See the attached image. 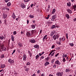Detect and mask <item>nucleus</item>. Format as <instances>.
<instances>
[{
	"label": "nucleus",
	"mask_w": 76,
	"mask_h": 76,
	"mask_svg": "<svg viewBox=\"0 0 76 76\" xmlns=\"http://www.w3.org/2000/svg\"><path fill=\"white\" fill-rule=\"evenodd\" d=\"M21 7L23 8V9H24V8H25V5H24V4L21 5Z\"/></svg>",
	"instance_id": "16"
},
{
	"label": "nucleus",
	"mask_w": 76,
	"mask_h": 76,
	"mask_svg": "<svg viewBox=\"0 0 76 76\" xmlns=\"http://www.w3.org/2000/svg\"><path fill=\"white\" fill-rule=\"evenodd\" d=\"M56 28V26L55 25H53L52 26V28L53 29V28Z\"/></svg>",
	"instance_id": "31"
},
{
	"label": "nucleus",
	"mask_w": 76,
	"mask_h": 76,
	"mask_svg": "<svg viewBox=\"0 0 76 76\" xmlns=\"http://www.w3.org/2000/svg\"><path fill=\"white\" fill-rule=\"evenodd\" d=\"M1 40L3 39L4 38V37H3V36H2V37H1Z\"/></svg>",
	"instance_id": "55"
},
{
	"label": "nucleus",
	"mask_w": 76,
	"mask_h": 76,
	"mask_svg": "<svg viewBox=\"0 0 76 76\" xmlns=\"http://www.w3.org/2000/svg\"><path fill=\"white\" fill-rule=\"evenodd\" d=\"M56 75L58 76H62L63 75V72H58L56 74Z\"/></svg>",
	"instance_id": "1"
},
{
	"label": "nucleus",
	"mask_w": 76,
	"mask_h": 76,
	"mask_svg": "<svg viewBox=\"0 0 76 76\" xmlns=\"http://www.w3.org/2000/svg\"><path fill=\"white\" fill-rule=\"evenodd\" d=\"M29 64H30V63H29V62H28L26 64V65L27 66H28V65H29Z\"/></svg>",
	"instance_id": "42"
},
{
	"label": "nucleus",
	"mask_w": 76,
	"mask_h": 76,
	"mask_svg": "<svg viewBox=\"0 0 76 76\" xmlns=\"http://www.w3.org/2000/svg\"><path fill=\"white\" fill-rule=\"evenodd\" d=\"M49 57H48L47 58H46V60H49Z\"/></svg>",
	"instance_id": "47"
},
{
	"label": "nucleus",
	"mask_w": 76,
	"mask_h": 76,
	"mask_svg": "<svg viewBox=\"0 0 76 76\" xmlns=\"http://www.w3.org/2000/svg\"><path fill=\"white\" fill-rule=\"evenodd\" d=\"M1 58H3V57H4V55L3 54H2L1 56Z\"/></svg>",
	"instance_id": "41"
},
{
	"label": "nucleus",
	"mask_w": 76,
	"mask_h": 76,
	"mask_svg": "<svg viewBox=\"0 0 76 76\" xmlns=\"http://www.w3.org/2000/svg\"><path fill=\"white\" fill-rule=\"evenodd\" d=\"M39 56H41V55H42V54L41 53H39Z\"/></svg>",
	"instance_id": "60"
},
{
	"label": "nucleus",
	"mask_w": 76,
	"mask_h": 76,
	"mask_svg": "<svg viewBox=\"0 0 76 76\" xmlns=\"http://www.w3.org/2000/svg\"><path fill=\"white\" fill-rule=\"evenodd\" d=\"M41 58H42V59H43V58H44V56H42L41 57Z\"/></svg>",
	"instance_id": "61"
},
{
	"label": "nucleus",
	"mask_w": 76,
	"mask_h": 76,
	"mask_svg": "<svg viewBox=\"0 0 76 76\" xmlns=\"http://www.w3.org/2000/svg\"><path fill=\"white\" fill-rule=\"evenodd\" d=\"M66 17L67 18V19H69V18H70V16H69V14L66 15Z\"/></svg>",
	"instance_id": "15"
},
{
	"label": "nucleus",
	"mask_w": 76,
	"mask_h": 76,
	"mask_svg": "<svg viewBox=\"0 0 76 76\" xmlns=\"http://www.w3.org/2000/svg\"><path fill=\"white\" fill-rule=\"evenodd\" d=\"M48 64H49V63H48V62H46L45 64V66H46L47 65H48Z\"/></svg>",
	"instance_id": "21"
},
{
	"label": "nucleus",
	"mask_w": 76,
	"mask_h": 76,
	"mask_svg": "<svg viewBox=\"0 0 76 76\" xmlns=\"http://www.w3.org/2000/svg\"><path fill=\"white\" fill-rule=\"evenodd\" d=\"M73 9H76V5H75L72 7Z\"/></svg>",
	"instance_id": "27"
},
{
	"label": "nucleus",
	"mask_w": 76,
	"mask_h": 76,
	"mask_svg": "<svg viewBox=\"0 0 76 76\" xmlns=\"http://www.w3.org/2000/svg\"><path fill=\"white\" fill-rule=\"evenodd\" d=\"M18 45L20 47H23V45H22V43H19L18 44Z\"/></svg>",
	"instance_id": "7"
},
{
	"label": "nucleus",
	"mask_w": 76,
	"mask_h": 76,
	"mask_svg": "<svg viewBox=\"0 0 76 76\" xmlns=\"http://www.w3.org/2000/svg\"><path fill=\"white\" fill-rule=\"evenodd\" d=\"M23 60L24 61H25V60H26V55H25V54L23 55Z\"/></svg>",
	"instance_id": "12"
},
{
	"label": "nucleus",
	"mask_w": 76,
	"mask_h": 76,
	"mask_svg": "<svg viewBox=\"0 0 76 76\" xmlns=\"http://www.w3.org/2000/svg\"><path fill=\"white\" fill-rule=\"evenodd\" d=\"M47 35H45L43 37L42 40H43V42L44 41H45V38H46V37H47Z\"/></svg>",
	"instance_id": "14"
},
{
	"label": "nucleus",
	"mask_w": 76,
	"mask_h": 76,
	"mask_svg": "<svg viewBox=\"0 0 76 76\" xmlns=\"http://www.w3.org/2000/svg\"><path fill=\"white\" fill-rule=\"evenodd\" d=\"M55 18H56V15H54L53 16L52 18L51 19L52 21H53L54 20V19H55Z\"/></svg>",
	"instance_id": "4"
},
{
	"label": "nucleus",
	"mask_w": 76,
	"mask_h": 76,
	"mask_svg": "<svg viewBox=\"0 0 76 76\" xmlns=\"http://www.w3.org/2000/svg\"><path fill=\"white\" fill-rule=\"evenodd\" d=\"M55 47V46L54 45H53L52 46V48L53 49V48H54Z\"/></svg>",
	"instance_id": "44"
},
{
	"label": "nucleus",
	"mask_w": 76,
	"mask_h": 76,
	"mask_svg": "<svg viewBox=\"0 0 76 76\" xmlns=\"http://www.w3.org/2000/svg\"><path fill=\"white\" fill-rule=\"evenodd\" d=\"M58 35L57 34L56 35H55L53 37V38L54 39V40H56V39H58Z\"/></svg>",
	"instance_id": "2"
},
{
	"label": "nucleus",
	"mask_w": 76,
	"mask_h": 76,
	"mask_svg": "<svg viewBox=\"0 0 76 76\" xmlns=\"http://www.w3.org/2000/svg\"><path fill=\"white\" fill-rule=\"evenodd\" d=\"M11 39L12 41H14V37L12 35H11Z\"/></svg>",
	"instance_id": "20"
},
{
	"label": "nucleus",
	"mask_w": 76,
	"mask_h": 76,
	"mask_svg": "<svg viewBox=\"0 0 76 76\" xmlns=\"http://www.w3.org/2000/svg\"><path fill=\"white\" fill-rule=\"evenodd\" d=\"M55 64H59L60 65L61 63H60V62L58 60H57L56 62H55Z\"/></svg>",
	"instance_id": "5"
},
{
	"label": "nucleus",
	"mask_w": 76,
	"mask_h": 76,
	"mask_svg": "<svg viewBox=\"0 0 76 76\" xmlns=\"http://www.w3.org/2000/svg\"><path fill=\"white\" fill-rule=\"evenodd\" d=\"M54 53H55V52H53L51 55V56H53L54 54Z\"/></svg>",
	"instance_id": "52"
},
{
	"label": "nucleus",
	"mask_w": 76,
	"mask_h": 76,
	"mask_svg": "<svg viewBox=\"0 0 76 76\" xmlns=\"http://www.w3.org/2000/svg\"><path fill=\"white\" fill-rule=\"evenodd\" d=\"M44 74L43 73L42 74L41 76H44Z\"/></svg>",
	"instance_id": "59"
},
{
	"label": "nucleus",
	"mask_w": 76,
	"mask_h": 76,
	"mask_svg": "<svg viewBox=\"0 0 76 76\" xmlns=\"http://www.w3.org/2000/svg\"><path fill=\"white\" fill-rule=\"evenodd\" d=\"M67 12L69 13H72V10H70V9H68L67 10Z\"/></svg>",
	"instance_id": "13"
},
{
	"label": "nucleus",
	"mask_w": 76,
	"mask_h": 76,
	"mask_svg": "<svg viewBox=\"0 0 76 76\" xmlns=\"http://www.w3.org/2000/svg\"><path fill=\"white\" fill-rule=\"evenodd\" d=\"M49 18H50V15H48L47 17L46 18V19H48Z\"/></svg>",
	"instance_id": "28"
},
{
	"label": "nucleus",
	"mask_w": 76,
	"mask_h": 76,
	"mask_svg": "<svg viewBox=\"0 0 76 76\" xmlns=\"http://www.w3.org/2000/svg\"><path fill=\"white\" fill-rule=\"evenodd\" d=\"M4 21L5 23V24H6V22H7V21H6V20H4Z\"/></svg>",
	"instance_id": "56"
},
{
	"label": "nucleus",
	"mask_w": 76,
	"mask_h": 76,
	"mask_svg": "<svg viewBox=\"0 0 76 76\" xmlns=\"http://www.w3.org/2000/svg\"><path fill=\"white\" fill-rule=\"evenodd\" d=\"M66 72H69V69H66Z\"/></svg>",
	"instance_id": "39"
},
{
	"label": "nucleus",
	"mask_w": 76,
	"mask_h": 76,
	"mask_svg": "<svg viewBox=\"0 0 76 76\" xmlns=\"http://www.w3.org/2000/svg\"><path fill=\"white\" fill-rule=\"evenodd\" d=\"M54 60H55V59H53L51 61V63H53L54 62Z\"/></svg>",
	"instance_id": "34"
},
{
	"label": "nucleus",
	"mask_w": 76,
	"mask_h": 76,
	"mask_svg": "<svg viewBox=\"0 0 76 76\" xmlns=\"http://www.w3.org/2000/svg\"><path fill=\"white\" fill-rule=\"evenodd\" d=\"M49 76H53V75L50 74Z\"/></svg>",
	"instance_id": "64"
},
{
	"label": "nucleus",
	"mask_w": 76,
	"mask_h": 76,
	"mask_svg": "<svg viewBox=\"0 0 76 76\" xmlns=\"http://www.w3.org/2000/svg\"><path fill=\"white\" fill-rule=\"evenodd\" d=\"M76 18H75L74 19V22H75V21H76Z\"/></svg>",
	"instance_id": "62"
},
{
	"label": "nucleus",
	"mask_w": 76,
	"mask_h": 76,
	"mask_svg": "<svg viewBox=\"0 0 76 76\" xmlns=\"http://www.w3.org/2000/svg\"><path fill=\"white\" fill-rule=\"evenodd\" d=\"M39 57V55H37V56H36V59H38Z\"/></svg>",
	"instance_id": "24"
},
{
	"label": "nucleus",
	"mask_w": 76,
	"mask_h": 76,
	"mask_svg": "<svg viewBox=\"0 0 76 76\" xmlns=\"http://www.w3.org/2000/svg\"><path fill=\"white\" fill-rule=\"evenodd\" d=\"M41 72V71L39 70H38L37 71V73H39Z\"/></svg>",
	"instance_id": "46"
},
{
	"label": "nucleus",
	"mask_w": 76,
	"mask_h": 76,
	"mask_svg": "<svg viewBox=\"0 0 76 76\" xmlns=\"http://www.w3.org/2000/svg\"><path fill=\"white\" fill-rule=\"evenodd\" d=\"M51 34H55V31H53L52 32H51Z\"/></svg>",
	"instance_id": "45"
},
{
	"label": "nucleus",
	"mask_w": 76,
	"mask_h": 76,
	"mask_svg": "<svg viewBox=\"0 0 76 76\" xmlns=\"http://www.w3.org/2000/svg\"><path fill=\"white\" fill-rule=\"evenodd\" d=\"M30 0H24V2H28Z\"/></svg>",
	"instance_id": "38"
},
{
	"label": "nucleus",
	"mask_w": 76,
	"mask_h": 76,
	"mask_svg": "<svg viewBox=\"0 0 76 76\" xmlns=\"http://www.w3.org/2000/svg\"><path fill=\"white\" fill-rule=\"evenodd\" d=\"M7 15L3 14V18H4V19L6 18H7Z\"/></svg>",
	"instance_id": "10"
},
{
	"label": "nucleus",
	"mask_w": 76,
	"mask_h": 76,
	"mask_svg": "<svg viewBox=\"0 0 76 76\" xmlns=\"http://www.w3.org/2000/svg\"><path fill=\"white\" fill-rule=\"evenodd\" d=\"M7 6H8V7L10 6V5L11 4V3L10 2H8L7 3Z\"/></svg>",
	"instance_id": "22"
},
{
	"label": "nucleus",
	"mask_w": 76,
	"mask_h": 76,
	"mask_svg": "<svg viewBox=\"0 0 76 76\" xmlns=\"http://www.w3.org/2000/svg\"><path fill=\"white\" fill-rule=\"evenodd\" d=\"M53 34H52V33H51V34H50V35L51 36V37H53Z\"/></svg>",
	"instance_id": "58"
},
{
	"label": "nucleus",
	"mask_w": 76,
	"mask_h": 76,
	"mask_svg": "<svg viewBox=\"0 0 76 76\" xmlns=\"http://www.w3.org/2000/svg\"><path fill=\"white\" fill-rule=\"evenodd\" d=\"M33 6H34V4H32L31 5V7H32Z\"/></svg>",
	"instance_id": "51"
},
{
	"label": "nucleus",
	"mask_w": 76,
	"mask_h": 76,
	"mask_svg": "<svg viewBox=\"0 0 76 76\" xmlns=\"http://www.w3.org/2000/svg\"><path fill=\"white\" fill-rule=\"evenodd\" d=\"M1 49L2 50V51H4V45H2L1 46Z\"/></svg>",
	"instance_id": "6"
},
{
	"label": "nucleus",
	"mask_w": 76,
	"mask_h": 76,
	"mask_svg": "<svg viewBox=\"0 0 76 76\" xmlns=\"http://www.w3.org/2000/svg\"><path fill=\"white\" fill-rule=\"evenodd\" d=\"M12 18H13V19H15V18H16V16L15 15V14H14V12H13Z\"/></svg>",
	"instance_id": "17"
},
{
	"label": "nucleus",
	"mask_w": 76,
	"mask_h": 76,
	"mask_svg": "<svg viewBox=\"0 0 76 76\" xmlns=\"http://www.w3.org/2000/svg\"><path fill=\"white\" fill-rule=\"evenodd\" d=\"M53 52H54V50H52V51L49 54V56H50V55H51V54H52V53H53Z\"/></svg>",
	"instance_id": "30"
},
{
	"label": "nucleus",
	"mask_w": 76,
	"mask_h": 76,
	"mask_svg": "<svg viewBox=\"0 0 76 76\" xmlns=\"http://www.w3.org/2000/svg\"><path fill=\"white\" fill-rule=\"evenodd\" d=\"M8 62L10 63V64H12V63H14V61L13 60H12V59L10 58L8 60Z\"/></svg>",
	"instance_id": "3"
},
{
	"label": "nucleus",
	"mask_w": 76,
	"mask_h": 76,
	"mask_svg": "<svg viewBox=\"0 0 76 76\" xmlns=\"http://www.w3.org/2000/svg\"><path fill=\"white\" fill-rule=\"evenodd\" d=\"M31 27L32 29H34L35 28V26L34 25H32L31 26Z\"/></svg>",
	"instance_id": "23"
},
{
	"label": "nucleus",
	"mask_w": 76,
	"mask_h": 76,
	"mask_svg": "<svg viewBox=\"0 0 76 76\" xmlns=\"http://www.w3.org/2000/svg\"><path fill=\"white\" fill-rule=\"evenodd\" d=\"M67 6H70L71 5V3H70V2H69V3H67Z\"/></svg>",
	"instance_id": "25"
},
{
	"label": "nucleus",
	"mask_w": 76,
	"mask_h": 76,
	"mask_svg": "<svg viewBox=\"0 0 76 76\" xmlns=\"http://www.w3.org/2000/svg\"><path fill=\"white\" fill-rule=\"evenodd\" d=\"M5 67V65L4 64H2L1 65V68H3Z\"/></svg>",
	"instance_id": "26"
},
{
	"label": "nucleus",
	"mask_w": 76,
	"mask_h": 76,
	"mask_svg": "<svg viewBox=\"0 0 76 76\" xmlns=\"http://www.w3.org/2000/svg\"><path fill=\"white\" fill-rule=\"evenodd\" d=\"M29 54L30 55V57H32V53H30Z\"/></svg>",
	"instance_id": "43"
},
{
	"label": "nucleus",
	"mask_w": 76,
	"mask_h": 76,
	"mask_svg": "<svg viewBox=\"0 0 76 76\" xmlns=\"http://www.w3.org/2000/svg\"><path fill=\"white\" fill-rule=\"evenodd\" d=\"M27 24H28V23H29V20H27Z\"/></svg>",
	"instance_id": "54"
},
{
	"label": "nucleus",
	"mask_w": 76,
	"mask_h": 76,
	"mask_svg": "<svg viewBox=\"0 0 76 76\" xmlns=\"http://www.w3.org/2000/svg\"><path fill=\"white\" fill-rule=\"evenodd\" d=\"M69 45H70V46H72V47H73V44L72 43H70L69 44Z\"/></svg>",
	"instance_id": "33"
},
{
	"label": "nucleus",
	"mask_w": 76,
	"mask_h": 76,
	"mask_svg": "<svg viewBox=\"0 0 76 76\" xmlns=\"http://www.w3.org/2000/svg\"><path fill=\"white\" fill-rule=\"evenodd\" d=\"M64 39H65V37H63L62 39V41H64Z\"/></svg>",
	"instance_id": "32"
},
{
	"label": "nucleus",
	"mask_w": 76,
	"mask_h": 76,
	"mask_svg": "<svg viewBox=\"0 0 76 76\" xmlns=\"http://www.w3.org/2000/svg\"><path fill=\"white\" fill-rule=\"evenodd\" d=\"M66 38L67 39H68V34L66 33Z\"/></svg>",
	"instance_id": "36"
},
{
	"label": "nucleus",
	"mask_w": 76,
	"mask_h": 76,
	"mask_svg": "<svg viewBox=\"0 0 76 76\" xmlns=\"http://www.w3.org/2000/svg\"><path fill=\"white\" fill-rule=\"evenodd\" d=\"M34 32H35V31L34 30H32L31 31V35H32H32L34 33Z\"/></svg>",
	"instance_id": "19"
},
{
	"label": "nucleus",
	"mask_w": 76,
	"mask_h": 76,
	"mask_svg": "<svg viewBox=\"0 0 76 76\" xmlns=\"http://www.w3.org/2000/svg\"><path fill=\"white\" fill-rule=\"evenodd\" d=\"M58 54H59L58 53L56 54V55H55V57H57V56H58Z\"/></svg>",
	"instance_id": "50"
},
{
	"label": "nucleus",
	"mask_w": 76,
	"mask_h": 76,
	"mask_svg": "<svg viewBox=\"0 0 76 76\" xmlns=\"http://www.w3.org/2000/svg\"><path fill=\"white\" fill-rule=\"evenodd\" d=\"M6 48H5L4 49V51H6Z\"/></svg>",
	"instance_id": "57"
},
{
	"label": "nucleus",
	"mask_w": 76,
	"mask_h": 76,
	"mask_svg": "<svg viewBox=\"0 0 76 76\" xmlns=\"http://www.w3.org/2000/svg\"><path fill=\"white\" fill-rule=\"evenodd\" d=\"M34 48H37L38 49V48H39V45H34Z\"/></svg>",
	"instance_id": "8"
},
{
	"label": "nucleus",
	"mask_w": 76,
	"mask_h": 76,
	"mask_svg": "<svg viewBox=\"0 0 76 76\" xmlns=\"http://www.w3.org/2000/svg\"><path fill=\"white\" fill-rule=\"evenodd\" d=\"M25 71H26L27 72H28V70H29V68H26V69H25Z\"/></svg>",
	"instance_id": "40"
},
{
	"label": "nucleus",
	"mask_w": 76,
	"mask_h": 76,
	"mask_svg": "<svg viewBox=\"0 0 76 76\" xmlns=\"http://www.w3.org/2000/svg\"><path fill=\"white\" fill-rule=\"evenodd\" d=\"M29 17H30V18H33L34 17V16H33V15H30Z\"/></svg>",
	"instance_id": "29"
},
{
	"label": "nucleus",
	"mask_w": 76,
	"mask_h": 76,
	"mask_svg": "<svg viewBox=\"0 0 76 76\" xmlns=\"http://www.w3.org/2000/svg\"><path fill=\"white\" fill-rule=\"evenodd\" d=\"M30 42H31V43H35V40L33 39L30 40Z\"/></svg>",
	"instance_id": "9"
},
{
	"label": "nucleus",
	"mask_w": 76,
	"mask_h": 76,
	"mask_svg": "<svg viewBox=\"0 0 76 76\" xmlns=\"http://www.w3.org/2000/svg\"><path fill=\"white\" fill-rule=\"evenodd\" d=\"M17 32L16 31H15L13 32V34L14 35H16V34Z\"/></svg>",
	"instance_id": "37"
},
{
	"label": "nucleus",
	"mask_w": 76,
	"mask_h": 76,
	"mask_svg": "<svg viewBox=\"0 0 76 76\" xmlns=\"http://www.w3.org/2000/svg\"><path fill=\"white\" fill-rule=\"evenodd\" d=\"M55 12H56V9H54L53 10V12H52V14H54Z\"/></svg>",
	"instance_id": "18"
},
{
	"label": "nucleus",
	"mask_w": 76,
	"mask_h": 76,
	"mask_svg": "<svg viewBox=\"0 0 76 76\" xmlns=\"http://www.w3.org/2000/svg\"><path fill=\"white\" fill-rule=\"evenodd\" d=\"M26 35H28V37H30V36H31L32 37V34H30V33L29 32H27Z\"/></svg>",
	"instance_id": "11"
},
{
	"label": "nucleus",
	"mask_w": 76,
	"mask_h": 76,
	"mask_svg": "<svg viewBox=\"0 0 76 76\" xmlns=\"http://www.w3.org/2000/svg\"><path fill=\"white\" fill-rule=\"evenodd\" d=\"M10 1V0H5V2L6 3H7L8 1Z\"/></svg>",
	"instance_id": "48"
},
{
	"label": "nucleus",
	"mask_w": 76,
	"mask_h": 76,
	"mask_svg": "<svg viewBox=\"0 0 76 76\" xmlns=\"http://www.w3.org/2000/svg\"><path fill=\"white\" fill-rule=\"evenodd\" d=\"M53 67L54 68H55V67H56V65H54L53 66Z\"/></svg>",
	"instance_id": "49"
},
{
	"label": "nucleus",
	"mask_w": 76,
	"mask_h": 76,
	"mask_svg": "<svg viewBox=\"0 0 76 76\" xmlns=\"http://www.w3.org/2000/svg\"><path fill=\"white\" fill-rule=\"evenodd\" d=\"M67 55H65L64 56V57H67Z\"/></svg>",
	"instance_id": "63"
},
{
	"label": "nucleus",
	"mask_w": 76,
	"mask_h": 76,
	"mask_svg": "<svg viewBox=\"0 0 76 76\" xmlns=\"http://www.w3.org/2000/svg\"><path fill=\"white\" fill-rule=\"evenodd\" d=\"M15 51H16V50H14L13 52V53H15Z\"/></svg>",
	"instance_id": "53"
},
{
	"label": "nucleus",
	"mask_w": 76,
	"mask_h": 76,
	"mask_svg": "<svg viewBox=\"0 0 76 76\" xmlns=\"http://www.w3.org/2000/svg\"><path fill=\"white\" fill-rule=\"evenodd\" d=\"M63 62H65L66 61V59H65V58H64L63 59Z\"/></svg>",
	"instance_id": "35"
}]
</instances>
